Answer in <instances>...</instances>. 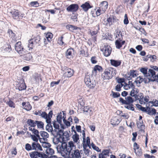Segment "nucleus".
<instances>
[{
  "mask_svg": "<svg viewBox=\"0 0 158 158\" xmlns=\"http://www.w3.org/2000/svg\"><path fill=\"white\" fill-rule=\"evenodd\" d=\"M56 148L58 152L64 156L75 149L76 146L74 142L71 141L67 143L65 142H62L56 146Z\"/></svg>",
  "mask_w": 158,
  "mask_h": 158,
  "instance_id": "nucleus-1",
  "label": "nucleus"
},
{
  "mask_svg": "<svg viewBox=\"0 0 158 158\" xmlns=\"http://www.w3.org/2000/svg\"><path fill=\"white\" fill-rule=\"evenodd\" d=\"M55 131L56 132V135L53 134L54 137L53 139V142L54 144L58 145L62 142L61 139H62V136H63V131L59 129L57 130V131Z\"/></svg>",
  "mask_w": 158,
  "mask_h": 158,
  "instance_id": "nucleus-2",
  "label": "nucleus"
},
{
  "mask_svg": "<svg viewBox=\"0 0 158 158\" xmlns=\"http://www.w3.org/2000/svg\"><path fill=\"white\" fill-rule=\"evenodd\" d=\"M84 81L86 85L90 89L94 88L96 85L95 81L92 76L85 75Z\"/></svg>",
  "mask_w": 158,
  "mask_h": 158,
  "instance_id": "nucleus-3",
  "label": "nucleus"
},
{
  "mask_svg": "<svg viewBox=\"0 0 158 158\" xmlns=\"http://www.w3.org/2000/svg\"><path fill=\"white\" fill-rule=\"evenodd\" d=\"M148 69L147 68H141L140 69V71L143 74V77H147V79L150 80V78L154 75V71L149 69L148 71Z\"/></svg>",
  "mask_w": 158,
  "mask_h": 158,
  "instance_id": "nucleus-4",
  "label": "nucleus"
},
{
  "mask_svg": "<svg viewBox=\"0 0 158 158\" xmlns=\"http://www.w3.org/2000/svg\"><path fill=\"white\" fill-rule=\"evenodd\" d=\"M113 69L111 67L105 69L102 74V77L103 80H109L112 78L114 75Z\"/></svg>",
  "mask_w": 158,
  "mask_h": 158,
  "instance_id": "nucleus-5",
  "label": "nucleus"
},
{
  "mask_svg": "<svg viewBox=\"0 0 158 158\" xmlns=\"http://www.w3.org/2000/svg\"><path fill=\"white\" fill-rule=\"evenodd\" d=\"M31 158H48V156L44 152L34 151L29 153Z\"/></svg>",
  "mask_w": 158,
  "mask_h": 158,
  "instance_id": "nucleus-6",
  "label": "nucleus"
},
{
  "mask_svg": "<svg viewBox=\"0 0 158 158\" xmlns=\"http://www.w3.org/2000/svg\"><path fill=\"white\" fill-rule=\"evenodd\" d=\"M13 19H22L23 17V14L19 15V12L17 10L13 9L10 12Z\"/></svg>",
  "mask_w": 158,
  "mask_h": 158,
  "instance_id": "nucleus-7",
  "label": "nucleus"
},
{
  "mask_svg": "<svg viewBox=\"0 0 158 158\" xmlns=\"http://www.w3.org/2000/svg\"><path fill=\"white\" fill-rule=\"evenodd\" d=\"M119 101L123 104L130 105L132 103L134 102V99L131 96H127L125 98V100H124L122 98L119 99Z\"/></svg>",
  "mask_w": 158,
  "mask_h": 158,
  "instance_id": "nucleus-8",
  "label": "nucleus"
},
{
  "mask_svg": "<svg viewBox=\"0 0 158 158\" xmlns=\"http://www.w3.org/2000/svg\"><path fill=\"white\" fill-rule=\"evenodd\" d=\"M101 50L102 51L104 55L106 56H108L110 55L111 54L112 48L108 45H104L102 49H101Z\"/></svg>",
  "mask_w": 158,
  "mask_h": 158,
  "instance_id": "nucleus-9",
  "label": "nucleus"
},
{
  "mask_svg": "<svg viewBox=\"0 0 158 158\" xmlns=\"http://www.w3.org/2000/svg\"><path fill=\"white\" fill-rule=\"evenodd\" d=\"M15 49L21 56H22V54H23L24 48L23 46H22L21 42H19L16 44Z\"/></svg>",
  "mask_w": 158,
  "mask_h": 158,
  "instance_id": "nucleus-10",
  "label": "nucleus"
},
{
  "mask_svg": "<svg viewBox=\"0 0 158 158\" xmlns=\"http://www.w3.org/2000/svg\"><path fill=\"white\" fill-rule=\"evenodd\" d=\"M82 133L83 135L82 144H85L86 146H88L89 148H91L90 139L89 137H86V141L85 139V131L83 130Z\"/></svg>",
  "mask_w": 158,
  "mask_h": 158,
  "instance_id": "nucleus-11",
  "label": "nucleus"
},
{
  "mask_svg": "<svg viewBox=\"0 0 158 158\" xmlns=\"http://www.w3.org/2000/svg\"><path fill=\"white\" fill-rule=\"evenodd\" d=\"M151 81V80H149L148 79H147V77H143V76H139V77H137L136 80L135 81L136 84H137L138 83L139 85L143 81H144L145 83H147Z\"/></svg>",
  "mask_w": 158,
  "mask_h": 158,
  "instance_id": "nucleus-12",
  "label": "nucleus"
},
{
  "mask_svg": "<svg viewBox=\"0 0 158 158\" xmlns=\"http://www.w3.org/2000/svg\"><path fill=\"white\" fill-rule=\"evenodd\" d=\"M140 110L143 112L147 113L150 115H152L156 113V109H152L151 110V108L148 107L145 108L142 106Z\"/></svg>",
  "mask_w": 158,
  "mask_h": 158,
  "instance_id": "nucleus-13",
  "label": "nucleus"
},
{
  "mask_svg": "<svg viewBox=\"0 0 158 158\" xmlns=\"http://www.w3.org/2000/svg\"><path fill=\"white\" fill-rule=\"evenodd\" d=\"M64 76L67 77H71L74 73L73 70L67 67L64 68Z\"/></svg>",
  "mask_w": 158,
  "mask_h": 158,
  "instance_id": "nucleus-14",
  "label": "nucleus"
},
{
  "mask_svg": "<svg viewBox=\"0 0 158 158\" xmlns=\"http://www.w3.org/2000/svg\"><path fill=\"white\" fill-rule=\"evenodd\" d=\"M32 150H35V151H41L43 149L40 145L37 142H33L32 143Z\"/></svg>",
  "mask_w": 158,
  "mask_h": 158,
  "instance_id": "nucleus-15",
  "label": "nucleus"
},
{
  "mask_svg": "<svg viewBox=\"0 0 158 158\" xmlns=\"http://www.w3.org/2000/svg\"><path fill=\"white\" fill-rule=\"evenodd\" d=\"M78 8V6L77 4H73L70 5L66 8L68 12H76Z\"/></svg>",
  "mask_w": 158,
  "mask_h": 158,
  "instance_id": "nucleus-16",
  "label": "nucleus"
},
{
  "mask_svg": "<svg viewBox=\"0 0 158 158\" xmlns=\"http://www.w3.org/2000/svg\"><path fill=\"white\" fill-rule=\"evenodd\" d=\"M43 144H45L44 147L47 148L46 150V153L49 155H52L54 153V151L53 149L50 148V147L51 145L49 143H43Z\"/></svg>",
  "mask_w": 158,
  "mask_h": 158,
  "instance_id": "nucleus-17",
  "label": "nucleus"
},
{
  "mask_svg": "<svg viewBox=\"0 0 158 158\" xmlns=\"http://www.w3.org/2000/svg\"><path fill=\"white\" fill-rule=\"evenodd\" d=\"M139 93V90L138 89L134 88L132 89L130 93V95L132 96L135 99V100H137L138 98V97L137 96V94Z\"/></svg>",
  "mask_w": 158,
  "mask_h": 158,
  "instance_id": "nucleus-18",
  "label": "nucleus"
},
{
  "mask_svg": "<svg viewBox=\"0 0 158 158\" xmlns=\"http://www.w3.org/2000/svg\"><path fill=\"white\" fill-rule=\"evenodd\" d=\"M74 134L73 135L72 138L73 142L75 143H76L77 144L80 143V140L79 135L77 133L76 131L74 130Z\"/></svg>",
  "mask_w": 158,
  "mask_h": 158,
  "instance_id": "nucleus-19",
  "label": "nucleus"
},
{
  "mask_svg": "<svg viewBox=\"0 0 158 158\" xmlns=\"http://www.w3.org/2000/svg\"><path fill=\"white\" fill-rule=\"evenodd\" d=\"M71 155L72 158H81L80 152L78 149H75L72 151Z\"/></svg>",
  "mask_w": 158,
  "mask_h": 158,
  "instance_id": "nucleus-20",
  "label": "nucleus"
},
{
  "mask_svg": "<svg viewBox=\"0 0 158 158\" xmlns=\"http://www.w3.org/2000/svg\"><path fill=\"white\" fill-rule=\"evenodd\" d=\"M16 87V88H17L20 91L25 90L26 88V86L24 82L18 83L17 84Z\"/></svg>",
  "mask_w": 158,
  "mask_h": 158,
  "instance_id": "nucleus-21",
  "label": "nucleus"
},
{
  "mask_svg": "<svg viewBox=\"0 0 158 158\" xmlns=\"http://www.w3.org/2000/svg\"><path fill=\"white\" fill-rule=\"evenodd\" d=\"M81 7L82 8L83 10L85 12L87 11L89 9L91 8L92 7L88 2H86L82 4Z\"/></svg>",
  "mask_w": 158,
  "mask_h": 158,
  "instance_id": "nucleus-22",
  "label": "nucleus"
},
{
  "mask_svg": "<svg viewBox=\"0 0 158 158\" xmlns=\"http://www.w3.org/2000/svg\"><path fill=\"white\" fill-rule=\"evenodd\" d=\"M0 49L1 51H3L4 52H10L11 50L10 45L8 44H5L0 48Z\"/></svg>",
  "mask_w": 158,
  "mask_h": 158,
  "instance_id": "nucleus-23",
  "label": "nucleus"
},
{
  "mask_svg": "<svg viewBox=\"0 0 158 158\" xmlns=\"http://www.w3.org/2000/svg\"><path fill=\"white\" fill-rule=\"evenodd\" d=\"M40 134L41 137H42V138H40L41 141L42 139L44 141H47V138H48L49 137V135L45 131H40Z\"/></svg>",
  "mask_w": 158,
  "mask_h": 158,
  "instance_id": "nucleus-24",
  "label": "nucleus"
},
{
  "mask_svg": "<svg viewBox=\"0 0 158 158\" xmlns=\"http://www.w3.org/2000/svg\"><path fill=\"white\" fill-rule=\"evenodd\" d=\"M66 28L71 32H73L75 30H80V27L71 25H67L66 26Z\"/></svg>",
  "mask_w": 158,
  "mask_h": 158,
  "instance_id": "nucleus-25",
  "label": "nucleus"
},
{
  "mask_svg": "<svg viewBox=\"0 0 158 158\" xmlns=\"http://www.w3.org/2000/svg\"><path fill=\"white\" fill-rule=\"evenodd\" d=\"M120 121L116 117H113L111 119V124L113 125H118L120 122Z\"/></svg>",
  "mask_w": 158,
  "mask_h": 158,
  "instance_id": "nucleus-26",
  "label": "nucleus"
},
{
  "mask_svg": "<svg viewBox=\"0 0 158 158\" xmlns=\"http://www.w3.org/2000/svg\"><path fill=\"white\" fill-rule=\"evenodd\" d=\"M105 11H104L103 10L100 9V7L99 8L97 11H95V13H92V15L94 17L98 16H99L101 14L104 13Z\"/></svg>",
  "mask_w": 158,
  "mask_h": 158,
  "instance_id": "nucleus-27",
  "label": "nucleus"
},
{
  "mask_svg": "<svg viewBox=\"0 0 158 158\" xmlns=\"http://www.w3.org/2000/svg\"><path fill=\"white\" fill-rule=\"evenodd\" d=\"M110 63L111 65L115 67H117L121 65V61L119 60H110Z\"/></svg>",
  "mask_w": 158,
  "mask_h": 158,
  "instance_id": "nucleus-28",
  "label": "nucleus"
},
{
  "mask_svg": "<svg viewBox=\"0 0 158 158\" xmlns=\"http://www.w3.org/2000/svg\"><path fill=\"white\" fill-rule=\"evenodd\" d=\"M74 50L73 49L70 48L67 50L66 56L67 58H71L72 57V54L74 53Z\"/></svg>",
  "mask_w": 158,
  "mask_h": 158,
  "instance_id": "nucleus-29",
  "label": "nucleus"
},
{
  "mask_svg": "<svg viewBox=\"0 0 158 158\" xmlns=\"http://www.w3.org/2000/svg\"><path fill=\"white\" fill-rule=\"evenodd\" d=\"M108 3L106 1L102 2L100 5V8L105 11L107 8Z\"/></svg>",
  "mask_w": 158,
  "mask_h": 158,
  "instance_id": "nucleus-30",
  "label": "nucleus"
},
{
  "mask_svg": "<svg viewBox=\"0 0 158 158\" xmlns=\"http://www.w3.org/2000/svg\"><path fill=\"white\" fill-rule=\"evenodd\" d=\"M23 108L27 111L30 110L31 109V106L28 102H23L22 103Z\"/></svg>",
  "mask_w": 158,
  "mask_h": 158,
  "instance_id": "nucleus-31",
  "label": "nucleus"
},
{
  "mask_svg": "<svg viewBox=\"0 0 158 158\" xmlns=\"http://www.w3.org/2000/svg\"><path fill=\"white\" fill-rule=\"evenodd\" d=\"M56 119L57 121V122L59 124H60L61 128L63 129H64L65 128V126L61 123L62 122V118L61 113V112L60 113V114H59L56 117Z\"/></svg>",
  "mask_w": 158,
  "mask_h": 158,
  "instance_id": "nucleus-32",
  "label": "nucleus"
},
{
  "mask_svg": "<svg viewBox=\"0 0 158 158\" xmlns=\"http://www.w3.org/2000/svg\"><path fill=\"white\" fill-rule=\"evenodd\" d=\"M35 46V45L32 43V42L31 40H29L28 42L26 47L29 51H32V49Z\"/></svg>",
  "mask_w": 158,
  "mask_h": 158,
  "instance_id": "nucleus-33",
  "label": "nucleus"
},
{
  "mask_svg": "<svg viewBox=\"0 0 158 158\" xmlns=\"http://www.w3.org/2000/svg\"><path fill=\"white\" fill-rule=\"evenodd\" d=\"M137 126L138 128L140 129L141 132H144L145 126L143 124V122L142 121L137 123Z\"/></svg>",
  "mask_w": 158,
  "mask_h": 158,
  "instance_id": "nucleus-34",
  "label": "nucleus"
},
{
  "mask_svg": "<svg viewBox=\"0 0 158 158\" xmlns=\"http://www.w3.org/2000/svg\"><path fill=\"white\" fill-rule=\"evenodd\" d=\"M47 123L48 124L46 127V130L49 132H51L53 134L54 131L53 130L51 124V122Z\"/></svg>",
  "mask_w": 158,
  "mask_h": 158,
  "instance_id": "nucleus-35",
  "label": "nucleus"
},
{
  "mask_svg": "<svg viewBox=\"0 0 158 158\" xmlns=\"http://www.w3.org/2000/svg\"><path fill=\"white\" fill-rule=\"evenodd\" d=\"M36 120L35 121L31 119H29L27 121V123L29 125L33 127H35L36 126Z\"/></svg>",
  "mask_w": 158,
  "mask_h": 158,
  "instance_id": "nucleus-36",
  "label": "nucleus"
},
{
  "mask_svg": "<svg viewBox=\"0 0 158 158\" xmlns=\"http://www.w3.org/2000/svg\"><path fill=\"white\" fill-rule=\"evenodd\" d=\"M22 56L23 59L27 60H30L32 58V56L30 53H28L26 54H22Z\"/></svg>",
  "mask_w": 158,
  "mask_h": 158,
  "instance_id": "nucleus-37",
  "label": "nucleus"
},
{
  "mask_svg": "<svg viewBox=\"0 0 158 158\" xmlns=\"http://www.w3.org/2000/svg\"><path fill=\"white\" fill-rule=\"evenodd\" d=\"M69 135L68 132L67 131H65L63 132V134L62 138V142H64V141L66 139V140L69 139Z\"/></svg>",
  "mask_w": 158,
  "mask_h": 158,
  "instance_id": "nucleus-38",
  "label": "nucleus"
},
{
  "mask_svg": "<svg viewBox=\"0 0 158 158\" xmlns=\"http://www.w3.org/2000/svg\"><path fill=\"white\" fill-rule=\"evenodd\" d=\"M32 42V43L35 45L39 43V42L40 40V38L39 36H37L35 37L30 40Z\"/></svg>",
  "mask_w": 158,
  "mask_h": 158,
  "instance_id": "nucleus-39",
  "label": "nucleus"
},
{
  "mask_svg": "<svg viewBox=\"0 0 158 158\" xmlns=\"http://www.w3.org/2000/svg\"><path fill=\"white\" fill-rule=\"evenodd\" d=\"M87 147L86 146V145L85 144H83V147L84 153L86 155L88 156L89 155V153L90 151L89 149L87 148Z\"/></svg>",
  "mask_w": 158,
  "mask_h": 158,
  "instance_id": "nucleus-40",
  "label": "nucleus"
},
{
  "mask_svg": "<svg viewBox=\"0 0 158 158\" xmlns=\"http://www.w3.org/2000/svg\"><path fill=\"white\" fill-rule=\"evenodd\" d=\"M53 36L52 34L50 32H48V33L45 35V38H44V39H45V40H46V39H47V40L49 42L51 41V39H52Z\"/></svg>",
  "mask_w": 158,
  "mask_h": 158,
  "instance_id": "nucleus-41",
  "label": "nucleus"
},
{
  "mask_svg": "<svg viewBox=\"0 0 158 158\" xmlns=\"http://www.w3.org/2000/svg\"><path fill=\"white\" fill-rule=\"evenodd\" d=\"M34 78L36 82H39L40 80L41 81L40 74L35 73L34 75Z\"/></svg>",
  "mask_w": 158,
  "mask_h": 158,
  "instance_id": "nucleus-42",
  "label": "nucleus"
},
{
  "mask_svg": "<svg viewBox=\"0 0 158 158\" xmlns=\"http://www.w3.org/2000/svg\"><path fill=\"white\" fill-rule=\"evenodd\" d=\"M6 104L7 105L9 106V107L11 108H15V103L10 100L7 101L6 102Z\"/></svg>",
  "mask_w": 158,
  "mask_h": 158,
  "instance_id": "nucleus-43",
  "label": "nucleus"
},
{
  "mask_svg": "<svg viewBox=\"0 0 158 158\" xmlns=\"http://www.w3.org/2000/svg\"><path fill=\"white\" fill-rule=\"evenodd\" d=\"M52 114L53 113L52 110L50 111L49 112L48 115L47 114V118L46 120V122L47 123H50L51 122V119L52 117Z\"/></svg>",
  "mask_w": 158,
  "mask_h": 158,
  "instance_id": "nucleus-44",
  "label": "nucleus"
},
{
  "mask_svg": "<svg viewBox=\"0 0 158 158\" xmlns=\"http://www.w3.org/2000/svg\"><path fill=\"white\" fill-rule=\"evenodd\" d=\"M147 57L149 58L150 61L152 62L155 61L156 59V57L155 55H148L147 56Z\"/></svg>",
  "mask_w": 158,
  "mask_h": 158,
  "instance_id": "nucleus-45",
  "label": "nucleus"
},
{
  "mask_svg": "<svg viewBox=\"0 0 158 158\" xmlns=\"http://www.w3.org/2000/svg\"><path fill=\"white\" fill-rule=\"evenodd\" d=\"M52 124L54 128H55L54 130V131H57V130L59 129V126L58 124H57V122L56 121H53L52 123Z\"/></svg>",
  "mask_w": 158,
  "mask_h": 158,
  "instance_id": "nucleus-46",
  "label": "nucleus"
},
{
  "mask_svg": "<svg viewBox=\"0 0 158 158\" xmlns=\"http://www.w3.org/2000/svg\"><path fill=\"white\" fill-rule=\"evenodd\" d=\"M151 81H156L158 83V73L156 75L155 72L154 71V75L150 78Z\"/></svg>",
  "mask_w": 158,
  "mask_h": 158,
  "instance_id": "nucleus-47",
  "label": "nucleus"
},
{
  "mask_svg": "<svg viewBox=\"0 0 158 158\" xmlns=\"http://www.w3.org/2000/svg\"><path fill=\"white\" fill-rule=\"evenodd\" d=\"M30 137L32 140L35 141L34 142H37L38 141L39 139H40V141H41V139L40 137V138H38L36 135H30Z\"/></svg>",
  "mask_w": 158,
  "mask_h": 158,
  "instance_id": "nucleus-48",
  "label": "nucleus"
},
{
  "mask_svg": "<svg viewBox=\"0 0 158 158\" xmlns=\"http://www.w3.org/2000/svg\"><path fill=\"white\" fill-rule=\"evenodd\" d=\"M36 125H37L38 128H42L44 127V124L41 121H37Z\"/></svg>",
  "mask_w": 158,
  "mask_h": 158,
  "instance_id": "nucleus-49",
  "label": "nucleus"
},
{
  "mask_svg": "<svg viewBox=\"0 0 158 158\" xmlns=\"http://www.w3.org/2000/svg\"><path fill=\"white\" fill-rule=\"evenodd\" d=\"M121 40L119 41V40H117L115 42V44L116 48L119 49L122 47V45L121 43Z\"/></svg>",
  "mask_w": 158,
  "mask_h": 158,
  "instance_id": "nucleus-50",
  "label": "nucleus"
},
{
  "mask_svg": "<svg viewBox=\"0 0 158 158\" xmlns=\"http://www.w3.org/2000/svg\"><path fill=\"white\" fill-rule=\"evenodd\" d=\"M136 154L138 156H141L142 155V152L141 148H139L134 151Z\"/></svg>",
  "mask_w": 158,
  "mask_h": 158,
  "instance_id": "nucleus-51",
  "label": "nucleus"
},
{
  "mask_svg": "<svg viewBox=\"0 0 158 158\" xmlns=\"http://www.w3.org/2000/svg\"><path fill=\"white\" fill-rule=\"evenodd\" d=\"M32 145H31L28 143L26 144L25 148L27 151L32 150Z\"/></svg>",
  "mask_w": 158,
  "mask_h": 158,
  "instance_id": "nucleus-52",
  "label": "nucleus"
},
{
  "mask_svg": "<svg viewBox=\"0 0 158 158\" xmlns=\"http://www.w3.org/2000/svg\"><path fill=\"white\" fill-rule=\"evenodd\" d=\"M30 5L31 6L37 7L39 6V4L37 1L31 2L30 3Z\"/></svg>",
  "mask_w": 158,
  "mask_h": 158,
  "instance_id": "nucleus-53",
  "label": "nucleus"
},
{
  "mask_svg": "<svg viewBox=\"0 0 158 158\" xmlns=\"http://www.w3.org/2000/svg\"><path fill=\"white\" fill-rule=\"evenodd\" d=\"M91 145L92 148L95 150L96 151L98 152H100L101 151L100 149H99L98 147L96 146L93 143H92L90 146Z\"/></svg>",
  "mask_w": 158,
  "mask_h": 158,
  "instance_id": "nucleus-54",
  "label": "nucleus"
},
{
  "mask_svg": "<svg viewBox=\"0 0 158 158\" xmlns=\"http://www.w3.org/2000/svg\"><path fill=\"white\" fill-rule=\"evenodd\" d=\"M128 106H125L124 107L127 108L128 110H131L132 111L134 110V108L133 106V105L131 104V105H128Z\"/></svg>",
  "mask_w": 158,
  "mask_h": 158,
  "instance_id": "nucleus-55",
  "label": "nucleus"
},
{
  "mask_svg": "<svg viewBox=\"0 0 158 158\" xmlns=\"http://www.w3.org/2000/svg\"><path fill=\"white\" fill-rule=\"evenodd\" d=\"M102 70V67L98 65H95L94 67V70L95 71H96L97 70H98V71H100Z\"/></svg>",
  "mask_w": 158,
  "mask_h": 158,
  "instance_id": "nucleus-56",
  "label": "nucleus"
},
{
  "mask_svg": "<svg viewBox=\"0 0 158 158\" xmlns=\"http://www.w3.org/2000/svg\"><path fill=\"white\" fill-rule=\"evenodd\" d=\"M109 152L110 150H105L102 152V154L105 156H109Z\"/></svg>",
  "mask_w": 158,
  "mask_h": 158,
  "instance_id": "nucleus-57",
  "label": "nucleus"
},
{
  "mask_svg": "<svg viewBox=\"0 0 158 158\" xmlns=\"http://www.w3.org/2000/svg\"><path fill=\"white\" fill-rule=\"evenodd\" d=\"M112 96L114 98H116L120 96V94L118 92H114L113 91L112 92Z\"/></svg>",
  "mask_w": 158,
  "mask_h": 158,
  "instance_id": "nucleus-58",
  "label": "nucleus"
},
{
  "mask_svg": "<svg viewBox=\"0 0 158 158\" xmlns=\"http://www.w3.org/2000/svg\"><path fill=\"white\" fill-rule=\"evenodd\" d=\"M135 71L131 70L130 73V76H132L133 77H135L137 76L136 73H135Z\"/></svg>",
  "mask_w": 158,
  "mask_h": 158,
  "instance_id": "nucleus-59",
  "label": "nucleus"
},
{
  "mask_svg": "<svg viewBox=\"0 0 158 158\" xmlns=\"http://www.w3.org/2000/svg\"><path fill=\"white\" fill-rule=\"evenodd\" d=\"M32 133L36 135L38 138H40V136L39 135V132L38 130L35 129H34V130H33V131H32Z\"/></svg>",
  "mask_w": 158,
  "mask_h": 158,
  "instance_id": "nucleus-60",
  "label": "nucleus"
},
{
  "mask_svg": "<svg viewBox=\"0 0 158 158\" xmlns=\"http://www.w3.org/2000/svg\"><path fill=\"white\" fill-rule=\"evenodd\" d=\"M129 23L127 16V14H125L124 15V23L125 24H127Z\"/></svg>",
  "mask_w": 158,
  "mask_h": 158,
  "instance_id": "nucleus-61",
  "label": "nucleus"
},
{
  "mask_svg": "<svg viewBox=\"0 0 158 158\" xmlns=\"http://www.w3.org/2000/svg\"><path fill=\"white\" fill-rule=\"evenodd\" d=\"M63 36H61L58 39V44L60 45H63L64 44V43L63 41Z\"/></svg>",
  "mask_w": 158,
  "mask_h": 158,
  "instance_id": "nucleus-62",
  "label": "nucleus"
},
{
  "mask_svg": "<svg viewBox=\"0 0 158 158\" xmlns=\"http://www.w3.org/2000/svg\"><path fill=\"white\" fill-rule=\"evenodd\" d=\"M40 116L42 118L45 119L46 120H47V114L44 111L43 112Z\"/></svg>",
  "mask_w": 158,
  "mask_h": 158,
  "instance_id": "nucleus-63",
  "label": "nucleus"
},
{
  "mask_svg": "<svg viewBox=\"0 0 158 158\" xmlns=\"http://www.w3.org/2000/svg\"><path fill=\"white\" fill-rule=\"evenodd\" d=\"M153 105L155 106H158V101L155 99L153 100V101L152 102Z\"/></svg>",
  "mask_w": 158,
  "mask_h": 158,
  "instance_id": "nucleus-64",
  "label": "nucleus"
}]
</instances>
